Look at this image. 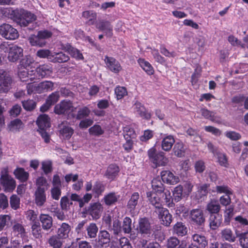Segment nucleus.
Wrapping results in <instances>:
<instances>
[{
  "instance_id": "1",
  "label": "nucleus",
  "mask_w": 248,
  "mask_h": 248,
  "mask_svg": "<svg viewBox=\"0 0 248 248\" xmlns=\"http://www.w3.org/2000/svg\"><path fill=\"white\" fill-rule=\"evenodd\" d=\"M11 14V18L21 27H27L36 19V16L32 13L23 9H8Z\"/></svg>"
},
{
  "instance_id": "2",
  "label": "nucleus",
  "mask_w": 248,
  "mask_h": 248,
  "mask_svg": "<svg viewBox=\"0 0 248 248\" xmlns=\"http://www.w3.org/2000/svg\"><path fill=\"white\" fill-rule=\"evenodd\" d=\"M37 124L39 127L38 130L42 138L46 143L50 141V136L47 130L50 127V121L48 116L46 114L40 115L37 120Z\"/></svg>"
},
{
  "instance_id": "3",
  "label": "nucleus",
  "mask_w": 248,
  "mask_h": 248,
  "mask_svg": "<svg viewBox=\"0 0 248 248\" xmlns=\"http://www.w3.org/2000/svg\"><path fill=\"white\" fill-rule=\"evenodd\" d=\"M148 155L150 161L155 167L165 166L169 162V159L165 156L164 153L162 152L156 153L155 147H152L148 150Z\"/></svg>"
},
{
  "instance_id": "4",
  "label": "nucleus",
  "mask_w": 248,
  "mask_h": 248,
  "mask_svg": "<svg viewBox=\"0 0 248 248\" xmlns=\"http://www.w3.org/2000/svg\"><path fill=\"white\" fill-rule=\"evenodd\" d=\"M77 108L73 106V102L70 100H64L57 104L54 108L55 113L60 114H65L69 118V115L71 112H76Z\"/></svg>"
},
{
  "instance_id": "5",
  "label": "nucleus",
  "mask_w": 248,
  "mask_h": 248,
  "mask_svg": "<svg viewBox=\"0 0 248 248\" xmlns=\"http://www.w3.org/2000/svg\"><path fill=\"white\" fill-rule=\"evenodd\" d=\"M0 182L6 192H12L16 188V181L8 174L7 168L1 170Z\"/></svg>"
},
{
  "instance_id": "6",
  "label": "nucleus",
  "mask_w": 248,
  "mask_h": 248,
  "mask_svg": "<svg viewBox=\"0 0 248 248\" xmlns=\"http://www.w3.org/2000/svg\"><path fill=\"white\" fill-rule=\"evenodd\" d=\"M0 34L7 40H15L18 37L17 31L8 24H3L0 26Z\"/></svg>"
},
{
  "instance_id": "7",
  "label": "nucleus",
  "mask_w": 248,
  "mask_h": 248,
  "mask_svg": "<svg viewBox=\"0 0 248 248\" xmlns=\"http://www.w3.org/2000/svg\"><path fill=\"white\" fill-rule=\"evenodd\" d=\"M13 79L6 71H0V93H6L11 88Z\"/></svg>"
},
{
  "instance_id": "8",
  "label": "nucleus",
  "mask_w": 248,
  "mask_h": 248,
  "mask_svg": "<svg viewBox=\"0 0 248 248\" xmlns=\"http://www.w3.org/2000/svg\"><path fill=\"white\" fill-rule=\"evenodd\" d=\"M52 69L50 64H44L39 65L34 70L35 78L40 79L48 77L52 74Z\"/></svg>"
},
{
  "instance_id": "9",
  "label": "nucleus",
  "mask_w": 248,
  "mask_h": 248,
  "mask_svg": "<svg viewBox=\"0 0 248 248\" xmlns=\"http://www.w3.org/2000/svg\"><path fill=\"white\" fill-rule=\"evenodd\" d=\"M220 239L224 242L234 243L235 242L238 234L234 232L230 228H225L222 229L219 233Z\"/></svg>"
},
{
  "instance_id": "10",
  "label": "nucleus",
  "mask_w": 248,
  "mask_h": 248,
  "mask_svg": "<svg viewBox=\"0 0 248 248\" xmlns=\"http://www.w3.org/2000/svg\"><path fill=\"white\" fill-rule=\"evenodd\" d=\"M207 147L214 155L217 157L220 165L226 167L228 163L226 155L224 154L221 153L217 147L210 142L207 144Z\"/></svg>"
},
{
  "instance_id": "11",
  "label": "nucleus",
  "mask_w": 248,
  "mask_h": 248,
  "mask_svg": "<svg viewBox=\"0 0 248 248\" xmlns=\"http://www.w3.org/2000/svg\"><path fill=\"white\" fill-rule=\"evenodd\" d=\"M185 187L186 188V190L184 189L181 185L177 186L174 189L173 195L175 202H178L182 199L183 193L188 194L191 191L192 186L190 184H186Z\"/></svg>"
},
{
  "instance_id": "12",
  "label": "nucleus",
  "mask_w": 248,
  "mask_h": 248,
  "mask_svg": "<svg viewBox=\"0 0 248 248\" xmlns=\"http://www.w3.org/2000/svg\"><path fill=\"white\" fill-rule=\"evenodd\" d=\"M46 190L41 189H36L34 193V201L36 205L39 207H44L46 202Z\"/></svg>"
},
{
  "instance_id": "13",
  "label": "nucleus",
  "mask_w": 248,
  "mask_h": 248,
  "mask_svg": "<svg viewBox=\"0 0 248 248\" xmlns=\"http://www.w3.org/2000/svg\"><path fill=\"white\" fill-rule=\"evenodd\" d=\"M103 210V206L99 202L91 203L88 209L89 214L95 219L100 217Z\"/></svg>"
},
{
  "instance_id": "14",
  "label": "nucleus",
  "mask_w": 248,
  "mask_h": 248,
  "mask_svg": "<svg viewBox=\"0 0 248 248\" xmlns=\"http://www.w3.org/2000/svg\"><path fill=\"white\" fill-rule=\"evenodd\" d=\"M105 62L108 69L114 73H118L122 70L119 62L112 57L106 56Z\"/></svg>"
},
{
  "instance_id": "15",
  "label": "nucleus",
  "mask_w": 248,
  "mask_h": 248,
  "mask_svg": "<svg viewBox=\"0 0 248 248\" xmlns=\"http://www.w3.org/2000/svg\"><path fill=\"white\" fill-rule=\"evenodd\" d=\"M156 213L158 214L162 224L165 226H169L172 220V215L170 214L168 210L166 208H159V211H156Z\"/></svg>"
},
{
  "instance_id": "16",
  "label": "nucleus",
  "mask_w": 248,
  "mask_h": 248,
  "mask_svg": "<svg viewBox=\"0 0 248 248\" xmlns=\"http://www.w3.org/2000/svg\"><path fill=\"white\" fill-rule=\"evenodd\" d=\"M23 55V49L16 45L12 46L9 48L8 59L10 62H16Z\"/></svg>"
},
{
  "instance_id": "17",
  "label": "nucleus",
  "mask_w": 248,
  "mask_h": 248,
  "mask_svg": "<svg viewBox=\"0 0 248 248\" xmlns=\"http://www.w3.org/2000/svg\"><path fill=\"white\" fill-rule=\"evenodd\" d=\"M161 177L162 181L168 184L175 185L179 182V178L175 176L171 171L163 170L161 172Z\"/></svg>"
},
{
  "instance_id": "18",
  "label": "nucleus",
  "mask_w": 248,
  "mask_h": 248,
  "mask_svg": "<svg viewBox=\"0 0 248 248\" xmlns=\"http://www.w3.org/2000/svg\"><path fill=\"white\" fill-rule=\"evenodd\" d=\"M186 242V241H180L175 236H171L169 238L165 245L166 248H187Z\"/></svg>"
},
{
  "instance_id": "19",
  "label": "nucleus",
  "mask_w": 248,
  "mask_h": 248,
  "mask_svg": "<svg viewBox=\"0 0 248 248\" xmlns=\"http://www.w3.org/2000/svg\"><path fill=\"white\" fill-rule=\"evenodd\" d=\"M97 29L103 31L108 37H111L113 33V27L110 23L106 20L99 21L96 25Z\"/></svg>"
},
{
  "instance_id": "20",
  "label": "nucleus",
  "mask_w": 248,
  "mask_h": 248,
  "mask_svg": "<svg viewBox=\"0 0 248 248\" xmlns=\"http://www.w3.org/2000/svg\"><path fill=\"white\" fill-rule=\"evenodd\" d=\"M35 72L33 70L29 71L27 68H19L18 76L22 81H28L29 79L32 81L35 79Z\"/></svg>"
},
{
  "instance_id": "21",
  "label": "nucleus",
  "mask_w": 248,
  "mask_h": 248,
  "mask_svg": "<svg viewBox=\"0 0 248 248\" xmlns=\"http://www.w3.org/2000/svg\"><path fill=\"white\" fill-rule=\"evenodd\" d=\"M158 194L154 192H148L147 193L148 200L155 207V212L156 211H159V208H163L161 200L158 195Z\"/></svg>"
},
{
  "instance_id": "22",
  "label": "nucleus",
  "mask_w": 248,
  "mask_h": 248,
  "mask_svg": "<svg viewBox=\"0 0 248 248\" xmlns=\"http://www.w3.org/2000/svg\"><path fill=\"white\" fill-rule=\"evenodd\" d=\"M98 232V228L96 224L92 222L85 227L84 236L87 239L95 238Z\"/></svg>"
},
{
  "instance_id": "23",
  "label": "nucleus",
  "mask_w": 248,
  "mask_h": 248,
  "mask_svg": "<svg viewBox=\"0 0 248 248\" xmlns=\"http://www.w3.org/2000/svg\"><path fill=\"white\" fill-rule=\"evenodd\" d=\"M190 218L198 225H202L205 221L202 211L199 209H193L190 212Z\"/></svg>"
},
{
  "instance_id": "24",
  "label": "nucleus",
  "mask_w": 248,
  "mask_h": 248,
  "mask_svg": "<svg viewBox=\"0 0 248 248\" xmlns=\"http://www.w3.org/2000/svg\"><path fill=\"white\" fill-rule=\"evenodd\" d=\"M134 113L140 117L149 119L151 118V114L148 113L144 106L140 102L137 101L134 105Z\"/></svg>"
},
{
  "instance_id": "25",
  "label": "nucleus",
  "mask_w": 248,
  "mask_h": 248,
  "mask_svg": "<svg viewBox=\"0 0 248 248\" xmlns=\"http://www.w3.org/2000/svg\"><path fill=\"white\" fill-rule=\"evenodd\" d=\"M140 202V194L138 192H134L130 196L127 204V208L129 212L133 214Z\"/></svg>"
},
{
  "instance_id": "26",
  "label": "nucleus",
  "mask_w": 248,
  "mask_h": 248,
  "mask_svg": "<svg viewBox=\"0 0 248 248\" xmlns=\"http://www.w3.org/2000/svg\"><path fill=\"white\" fill-rule=\"evenodd\" d=\"M71 231V226L66 223H62L57 231V234L62 239H66L69 236Z\"/></svg>"
},
{
  "instance_id": "27",
  "label": "nucleus",
  "mask_w": 248,
  "mask_h": 248,
  "mask_svg": "<svg viewBox=\"0 0 248 248\" xmlns=\"http://www.w3.org/2000/svg\"><path fill=\"white\" fill-rule=\"evenodd\" d=\"M222 216L219 214H210L209 222V226L212 230L218 228L222 223Z\"/></svg>"
},
{
  "instance_id": "28",
  "label": "nucleus",
  "mask_w": 248,
  "mask_h": 248,
  "mask_svg": "<svg viewBox=\"0 0 248 248\" xmlns=\"http://www.w3.org/2000/svg\"><path fill=\"white\" fill-rule=\"evenodd\" d=\"M75 112H71L69 115V118L71 119L76 118L77 120H81L88 117L90 115L91 111L88 107H84L78 110L77 114H76Z\"/></svg>"
},
{
  "instance_id": "29",
  "label": "nucleus",
  "mask_w": 248,
  "mask_h": 248,
  "mask_svg": "<svg viewBox=\"0 0 248 248\" xmlns=\"http://www.w3.org/2000/svg\"><path fill=\"white\" fill-rule=\"evenodd\" d=\"M192 239L193 242L191 244L197 246L198 248L199 247L205 248L207 245V240L203 235L198 233L194 234L192 236Z\"/></svg>"
},
{
  "instance_id": "30",
  "label": "nucleus",
  "mask_w": 248,
  "mask_h": 248,
  "mask_svg": "<svg viewBox=\"0 0 248 248\" xmlns=\"http://www.w3.org/2000/svg\"><path fill=\"white\" fill-rule=\"evenodd\" d=\"M98 239L100 245L108 246L110 241V234L107 231H100L98 233Z\"/></svg>"
},
{
  "instance_id": "31",
  "label": "nucleus",
  "mask_w": 248,
  "mask_h": 248,
  "mask_svg": "<svg viewBox=\"0 0 248 248\" xmlns=\"http://www.w3.org/2000/svg\"><path fill=\"white\" fill-rule=\"evenodd\" d=\"M40 221L42 224V228L44 230L48 231L52 226V217L46 214H41L40 216Z\"/></svg>"
},
{
  "instance_id": "32",
  "label": "nucleus",
  "mask_w": 248,
  "mask_h": 248,
  "mask_svg": "<svg viewBox=\"0 0 248 248\" xmlns=\"http://www.w3.org/2000/svg\"><path fill=\"white\" fill-rule=\"evenodd\" d=\"M119 172L118 166L115 164H111L108 167L105 176L108 179L113 180L118 175Z\"/></svg>"
},
{
  "instance_id": "33",
  "label": "nucleus",
  "mask_w": 248,
  "mask_h": 248,
  "mask_svg": "<svg viewBox=\"0 0 248 248\" xmlns=\"http://www.w3.org/2000/svg\"><path fill=\"white\" fill-rule=\"evenodd\" d=\"M60 134L63 139H69L74 133V130L71 127L62 124L60 126Z\"/></svg>"
},
{
  "instance_id": "34",
  "label": "nucleus",
  "mask_w": 248,
  "mask_h": 248,
  "mask_svg": "<svg viewBox=\"0 0 248 248\" xmlns=\"http://www.w3.org/2000/svg\"><path fill=\"white\" fill-rule=\"evenodd\" d=\"M187 228L186 225L181 222L176 223L173 226V232L178 236H183L187 232Z\"/></svg>"
},
{
  "instance_id": "35",
  "label": "nucleus",
  "mask_w": 248,
  "mask_h": 248,
  "mask_svg": "<svg viewBox=\"0 0 248 248\" xmlns=\"http://www.w3.org/2000/svg\"><path fill=\"white\" fill-rule=\"evenodd\" d=\"M174 142L175 140L173 136L171 135L167 136L164 138L162 140V149L164 151H169L171 149Z\"/></svg>"
},
{
  "instance_id": "36",
  "label": "nucleus",
  "mask_w": 248,
  "mask_h": 248,
  "mask_svg": "<svg viewBox=\"0 0 248 248\" xmlns=\"http://www.w3.org/2000/svg\"><path fill=\"white\" fill-rule=\"evenodd\" d=\"M64 49L69 53V54L71 56V57L76 59V60H83L84 57L82 55V54L78 49L74 48L69 45H66V46L64 47Z\"/></svg>"
},
{
  "instance_id": "37",
  "label": "nucleus",
  "mask_w": 248,
  "mask_h": 248,
  "mask_svg": "<svg viewBox=\"0 0 248 248\" xmlns=\"http://www.w3.org/2000/svg\"><path fill=\"white\" fill-rule=\"evenodd\" d=\"M54 83L48 80H45L38 84V93L52 91L53 89Z\"/></svg>"
},
{
  "instance_id": "38",
  "label": "nucleus",
  "mask_w": 248,
  "mask_h": 248,
  "mask_svg": "<svg viewBox=\"0 0 248 248\" xmlns=\"http://www.w3.org/2000/svg\"><path fill=\"white\" fill-rule=\"evenodd\" d=\"M220 206L218 202L216 200H212L207 204L206 206V210L211 214H218L220 211Z\"/></svg>"
},
{
  "instance_id": "39",
  "label": "nucleus",
  "mask_w": 248,
  "mask_h": 248,
  "mask_svg": "<svg viewBox=\"0 0 248 248\" xmlns=\"http://www.w3.org/2000/svg\"><path fill=\"white\" fill-rule=\"evenodd\" d=\"M139 230L142 233L148 234L151 233V226L147 219L141 218L139 221Z\"/></svg>"
},
{
  "instance_id": "40",
  "label": "nucleus",
  "mask_w": 248,
  "mask_h": 248,
  "mask_svg": "<svg viewBox=\"0 0 248 248\" xmlns=\"http://www.w3.org/2000/svg\"><path fill=\"white\" fill-rule=\"evenodd\" d=\"M62 238L57 235H53L48 239V243L53 248H61L63 244Z\"/></svg>"
},
{
  "instance_id": "41",
  "label": "nucleus",
  "mask_w": 248,
  "mask_h": 248,
  "mask_svg": "<svg viewBox=\"0 0 248 248\" xmlns=\"http://www.w3.org/2000/svg\"><path fill=\"white\" fill-rule=\"evenodd\" d=\"M29 41L30 44L32 46L43 47L46 44V41L41 39L38 33L37 35H31L29 38Z\"/></svg>"
},
{
  "instance_id": "42",
  "label": "nucleus",
  "mask_w": 248,
  "mask_h": 248,
  "mask_svg": "<svg viewBox=\"0 0 248 248\" xmlns=\"http://www.w3.org/2000/svg\"><path fill=\"white\" fill-rule=\"evenodd\" d=\"M138 63L142 69L149 75H152L154 73V70L151 64L144 59L140 58Z\"/></svg>"
},
{
  "instance_id": "43",
  "label": "nucleus",
  "mask_w": 248,
  "mask_h": 248,
  "mask_svg": "<svg viewBox=\"0 0 248 248\" xmlns=\"http://www.w3.org/2000/svg\"><path fill=\"white\" fill-rule=\"evenodd\" d=\"M51 62H65L69 60V57L62 52L53 53Z\"/></svg>"
},
{
  "instance_id": "44",
  "label": "nucleus",
  "mask_w": 248,
  "mask_h": 248,
  "mask_svg": "<svg viewBox=\"0 0 248 248\" xmlns=\"http://www.w3.org/2000/svg\"><path fill=\"white\" fill-rule=\"evenodd\" d=\"M152 186L153 190L155 191L154 192L161 194L164 192V185L161 181L157 178H155L152 180Z\"/></svg>"
},
{
  "instance_id": "45",
  "label": "nucleus",
  "mask_w": 248,
  "mask_h": 248,
  "mask_svg": "<svg viewBox=\"0 0 248 248\" xmlns=\"http://www.w3.org/2000/svg\"><path fill=\"white\" fill-rule=\"evenodd\" d=\"M16 178L22 182H25L29 177V173L25 171L23 168H17L14 171Z\"/></svg>"
},
{
  "instance_id": "46",
  "label": "nucleus",
  "mask_w": 248,
  "mask_h": 248,
  "mask_svg": "<svg viewBox=\"0 0 248 248\" xmlns=\"http://www.w3.org/2000/svg\"><path fill=\"white\" fill-rule=\"evenodd\" d=\"M119 196L115 193H110L104 197V201L105 204L107 205H110L115 203L119 199Z\"/></svg>"
},
{
  "instance_id": "47",
  "label": "nucleus",
  "mask_w": 248,
  "mask_h": 248,
  "mask_svg": "<svg viewBox=\"0 0 248 248\" xmlns=\"http://www.w3.org/2000/svg\"><path fill=\"white\" fill-rule=\"evenodd\" d=\"M174 155L178 157H181L184 155L185 149L184 144L182 142H177L175 144L173 149Z\"/></svg>"
},
{
  "instance_id": "48",
  "label": "nucleus",
  "mask_w": 248,
  "mask_h": 248,
  "mask_svg": "<svg viewBox=\"0 0 248 248\" xmlns=\"http://www.w3.org/2000/svg\"><path fill=\"white\" fill-rule=\"evenodd\" d=\"M73 203L67 196H63L61 199V206L63 210L68 211L73 206Z\"/></svg>"
},
{
  "instance_id": "49",
  "label": "nucleus",
  "mask_w": 248,
  "mask_h": 248,
  "mask_svg": "<svg viewBox=\"0 0 248 248\" xmlns=\"http://www.w3.org/2000/svg\"><path fill=\"white\" fill-rule=\"evenodd\" d=\"M213 191L219 194L224 193L225 195L232 194V190L228 186L224 185L216 186Z\"/></svg>"
},
{
  "instance_id": "50",
  "label": "nucleus",
  "mask_w": 248,
  "mask_h": 248,
  "mask_svg": "<svg viewBox=\"0 0 248 248\" xmlns=\"http://www.w3.org/2000/svg\"><path fill=\"white\" fill-rule=\"evenodd\" d=\"M131 225V219L129 217H125L123 220L122 230H123L125 233H129L132 229Z\"/></svg>"
},
{
  "instance_id": "51",
  "label": "nucleus",
  "mask_w": 248,
  "mask_h": 248,
  "mask_svg": "<svg viewBox=\"0 0 248 248\" xmlns=\"http://www.w3.org/2000/svg\"><path fill=\"white\" fill-rule=\"evenodd\" d=\"M34 62L33 58L30 55L26 56L20 61V65L23 68H27L31 66Z\"/></svg>"
},
{
  "instance_id": "52",
  "label": "nucleus",
  "mask_w": 248,
  "mask_h": 248,
  "mask_svg": "<svg viewBox=\"0 0 248 248\" xmlns=\"http://www.w3.org/2000/svg\"><path fill=\"white\" fill-rule=\"evenodd\" d=\"M53 53L48 49H42L38 50L36 52V56L40 58H47L51 62L53 58Z\"/></svg>"
},
{
  "instance_id": "53",
  "label": "nucleus",
  "mask_w": 248,
  "mask_h": 248,
  "mask_svg": "<svg viewBox=\"0 0 248 248\" xmlns=\"http://www.w3.org/2000/svg\"><path fill=\"white\" fill-rule=\"evenodd\" d=\"M240 245L242 248H248V233L243 232L238 234Z\"/></svg>"
},
{
  "instance_id": "54",
  "label": "nucleus",
  "mask_w": 248,
  "mask_h": 248,
  "mask_svg": "<svg viewBox=\"0 0 248 248\" xmlns=\"http://www.w3.org/2000/svg\"><path fill=\"white\" fill-rule=\"evenodd\" d=\"M89 132L92 135L99 136L104 133V130L100 125L95 124L89 128Z\"/></svg>"
},
{
  "instance_id": "55",
  "label": "nucleus",
  "mask_w": 248,
  "mask_h": 248,
  "mask_svg": "<svg viewBox=\"0 0 248 248\" xmlns=\"http://www.w3.org/2000/svg\"><path fill=\"white\" fill-rule=\"evenodd\" d=\"M83 17L88 20L89 24H93L94 20L96 19V14L93 11H86L82 13Z\"/></svg>"
},
{
  "instance_id": "56",
  "label": "nucleus",
  "mask_w": 248,
  "mask_h": 248,
  "mask_svg": "<svg viewBox=\"0 0 248 248\" xmlns=\"http://www.w3.org/2000/svg\"><path fill=\"white\" fill-rule=\"evenodd\" d=\"M9 127L10 131L16 132L23 127V124L21 120L16 119L11 122Z\"/></svg>"
},
{
  "instance_id": "57",
  "label": "nucleus",
  "mask_w": 248,
  "mask_h": 248,
  "mask_svg": "<svg viewBox=\"0 0 248 248\" xmlns=\"http://www.w3.org/2000/svg\"><path fill=\"white\" fill-rule=\"evenodd\" d=\"M124 139L132 140L136 137V133L133 128L129 126H126L124 128Z\"/></svg>"
},
{
  "instance_id": "58",
  "label": "nucleus",
  "mask_w": 248,
  "mask_h": 248,
  "mask_svg": "<svg viewBox=\"0 0 248 248\" xmlns=\"http://www.w3.org/2000/svg\"><path fill=\"white\" fill-rule=\"evenodd\" d=\"M114 92L118 100L121 99L127 94L126 89L124 87L117 86Z\"/></svg>"
},
{
  "instance_id": "59",
  "label": "nucleus",
  "mask_w": 248,
  "mask_h": 248,
  "mask_svg": "<svg viewBox=\"0 0 248 248\" xmlns=\"http://www.w3.org/2000/svg\"><path fill=\"white\" fill-rule=\"evenodd\" d=\"M42 170L45 174H47L52 171V162L49 160H45L42 162Z\"/></svg>"
},
{
  "instance_id": "60",
  "label": "nucleus",
  "mask_w": 248,
  "mask_h": 248,
  "mask_svg": "<svg viewBox=\"0 0 248 248\" xmlns=\"http://www.w3.org/2000/svg\"><path fill=\"white\" fill-rule=\"evenodd\" d=\"M31 231L35 238H39L41 237V229L39 222L31 224Z\"/></svg>"
},
{
  "instance_id": "61",
  "label": "nucleus",
  "mask_w": 248,
  "mask_h": 248,
  "mask_svg": "<svg viewBox=\"0 0 248 248\" xmlns=\"http://www.w3.org/2000/svg\"><path fill=\"white\" fill-rule=\"evenodd\" d=\"M105 188V186L102 183L96 182L93 186V191L99 196L104 191Z\"/></svg>"
},
{
  "instance_id": "62",
  "label": "nucleus",
  "mask_w": 248,
  "mask_h": 248,
  "mask_svg": "<svg viewBox=\"0 0 248 248\" xmlns=\"http://www.w3.org/2000/svg\"><path fill=\"white\" fill-rule=\"evenodd\" d=\"M26 216L27 218L31 222V224L39 222L37 220V214L34 210H28L26 212Z\"/></svg>"
},
{
  "instance_id": "63",
  "label": "nucleus",
  "mask_w": 248,
  "mask_h": 248,
  "mask_svg": "<svg viewBox=\"0 0 248 248\" xmlns=\"http://www.w3.org/2000/svg\"><path fill=\"white\" fill-rule=\"evenodd\" d=\"M200 113L205 118L209 119L212 121H216V117L214 112L210 111L205 108H202L200 110Z\"/></svg>"
},
{
  "instance_id": "64",
  "label": "nucleus",
  "mask_w": 248,
  "mask_h": 248,
  "mask_svg": "<svg viewBox=\"0 0 248 248\" xmlns=\"http://www.w3.org/2000/svg\"><path fill=\"white\" fill-rule=\"evenodd\" d=\"M36 185L37 186L36 189H39L40 188L45 190H47V181L44 177H40L37 179Z\"/></svg>"
}]
</instances>
